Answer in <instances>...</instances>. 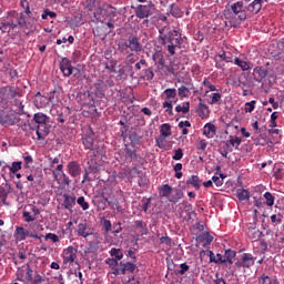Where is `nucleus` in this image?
I'll list each match as a JSON object with an SVG mask.
<instances>
[{"instance_id":"1","label":"nucleus","mask_w":284,"mask_h":284,"mask_svg":"<svg viewBox=\"0 0 284 284\" xmlns=\"http://www.w3.org/2000/svg\"><path fill=\"white\" fill-rule=\"evenodd\" d=\"M34 125H30V130H34L38 141H44L45 136L50 134L52 125H50V118L42 112L33 115Z\"/></svg>"},{"instance_id":"2","label":"nucleus","mask_w":284,"mask_h":284,"mask_svg":"<svg viewBox=\"0 0 284 284\" xmlns=\"http://www.w3.org/2000/svg\"><path fill=\"white\" fill-rule=\"evenodd\" d=\"M166 50L171 57H174L176 54V48H181L183 45V37L181 36V32L176 30H171L166 34Z\"/></svg>"},{"instance_id":"3","label":"nucleus","mask_w":284,"mask_h":284,"mask_svg":"<svg viewBox=\"0 0 284 284\" xmlns=\"http://www.w3.org/2000/svg\"><path fill=\"white\" fill-rule=\"evenodd\" d=\"M118 50L120 52H125L126 50H130L131 52H143V44L141 43V40L136 36H130L128 38L126 42H120L118 44Z\"/></svg>"},{"instance_id":"4","label":"nucleus","mask_w":284,"mask_h":284,"mask_svg":"<svg viewBox=\"0 0 284 284\" xmlns=\"http://www.w3.org/2000/svg\"><path fill=\"white\" fill-rule=\"evenodd\" d=\"M224 17H225L226 21H229L231 28H236V26H239L242 21H245L246 19L252 18L250 16V12H247V10H245V9H243L235 16L232 14V12L227 11L226 13H224Z\"/></svg>"},{"instance_id":"5","label":"nucleus","mask_w":284,"mask_h":284,"mask_svg":"<svg viewBox=\"0 0 284 284\" xmlns=\"http://www.w3.org/2000/svg\"><path fill=\"white\" fill-rule=\"evenodd\" d=\"M256 261V257L252 255L251 253H244L242 257L235 262V267L241 270V267H244L246 270H250V267L254 266V263Z\"/></svg>"},{"instance_id":"6","label":"nucleus","mask_w":284,"mask_h":284,"mask_svg":"<svg viewBox=\"0 0 284 284\" xmlns=\"http://www.w3.org/2000/svg\"><path fill=\"white\" fill-rule=\"evenodd\" d=\"M62 258L64 265L74 263V261H77V248H74V246H68L64 248L62 252Z\"/></svg>"},{"instance_id":"7","label":"nucleus","mask_w":284,"mask_h":284,"mask_svg":"<svg viewBox=\"0 0 284 284\" xmlns=\"http://www.w3.org/2000/svg\"><path fill=\"white\" fill-rule=\"evenodd\" d=\"M60 70L63 77H72V72L74 70V67H72V61H70L68 58H62L60 61Z\"/></svg>"},{"instance_id":"8","label":"nucleus","mask_w":284,"mask_h":284,"mask_svg":"<svg viewBox=\"0 0 284 284\" xmlns=\"http://www.w3.org/2000/svg\"><path fill=\"white\" fill-rule=\"evenodd\" d=\"M67 172L72 179H78V176H81V164L77 161L69 162L67 165Z\"/></svg>"},{"instance_id":"9","label":"nucleus","mask_w":284,"mask_h":284,"mask_svg":"<svg viewBox=\"0 0 284 284\" xmlns=\"http://www.w3.org/2000/svg\"><path fill=\"white\" fill-rule=\"evenodd\" d=\"M270 74V71L263 67H256L253 70V79L257 83H263V80Z\"/></svg>"},{"instance_id":"10","label":"nucleus","mask_w":284,"mask_h":284,"mask_svg":"<svg viewBox=\"0 0 284 284\" xmlns=\"http://www.w3.org/2000/svg\"><path fill=\"white\" fill-rule=\"evenodd\" d=\"M110 8H112V6L110 4H103L102 7L98 8L93 13L94 19H97V21H99L100 23H103Z\"/></svg>"},{"instance_id":"11","label":"nucleus","mask_w":284,"mask_h":284,"mask_svg":"<svg viewBox=\"0 0 284 284\" xmlns=\"http://www.w3.org/2000/svg\"><path fill=\"white\" fill-rule=\"evenodd\" d=\"M263 0H254L246 7V11L248 12L250 17H254V14H258L261 12V8H263Z\"/></svg>"},{"instance_id":"12","label":"nucleus","mask_w":284,"mask_h":284,"mask_svg":"<svg viewBox=\"0 0 284 284\" xmlns=\"http://www.w3.org/2000/svg\"><path fill=\"white\" fill-rule=\"evenodd\" d=\"M82 143L85 150H97L94 148V132L90 131L88 134H84L82 136Z\"/></svg>"},{"instance_id":"13","label":"nucleus","mask_w":284,"mask_h":284,"mask_svg":"<svg viewBox=\"0 0 284 284\" xmlns=\"http://www.w3.org/2000/svg\"><path fill=\"white\" fill-rule=\"evenodd\" d=\"M151 14L152 10H150L148 6L140 4L135 10V17H138V19H148Z\"/></svg>"},{"instance_id":"14","label":"nucleus","mask_w":284,"mask_h":284,"mask_svg":"<svg viewBox=\"0 0 284 284\" xmlns=\"http://www.w3.org/2000/svg\"><path fill=\"white\" fill-rule=\"evenodd\" d=\"M63 206L65 210H72L77 205V196L63 194Z\"/></svg>"},{"instance_id":"15","label":"nucleus","mask_w":284,"mask_h":284,"mask_svg":"<svg viewBox=\"0 0 284 284\" xmlns=\"http://www.w3.org/2000/svg\"><path fill=\"white\" fill-rule=\"evenodd\" d=\"M120 265H121V268H120L121 274H128V272L129 274H134V270H136V264L132 262H126V263L121 262Z\"/></svg>"},{"instance_id":"16","label":"nucleus","mask_w":284,"mask_h":284,"mask_svg":"<svg viewBox=\"0 0 284 284\" xmlns=\"http://www.w3.org/2000/svg\"><path fill=\"white\" fill-rule=\"evenodd\" d=\"M92 231L88 227V223H80L78 225V236H82L83 239H88L91 236Z\"/></svg>"},{"instance_id":"17","label":"nucleus","mask_w":284,"mask_h":284,"mask_svg":"<svg viewBox=\"0 0 284 284\" xmlns=\"http://www.w3.org/2000/svg\"><path fill=\"white\" fill-rule=\"evenodd\" d=\"M197 114L200 119H207L210 116V108L203 102L199 103Z\"/></svg>"},{"instance_id":"18","label":"nucleus","mask_w":284,"mask_h":284,"mask_svg":"<svg viewBox=\"0 0 284 284\" xmlns=\"http://www.w3.org/2000/svg\"><path fill=\"white\" fill-rule=\"evenodd\" d=\"M47 103H48V98L41 95V92H38L34 98L36 108H45Z\"/></svg>"},{"instance_id":"19","label":"nucleus","mask_w":284,"mask_h":284,"mask_svg":"<svg viewBox=\"0 0 284 284\" xmlns=\"http://www.w3.org/2000/svg\"><path fill=\"white\" fill-rule=\"evenodd\" d=\"M203 134L207 136V139H212L214 134H216V126L212 123H207L204 125Z\"/></svg>"},{"instance_id":"20","label":"nucleus","mask_w":284,"mask_h":284,"mask_svg":"<svg viewBox=\"0 0 284 284\" xmlns=\"http://www.w3.org/2000/svg\"><path fill=\"white\" fill-rule=\"evenodd\" d=\"M247 236L251 239V241H258V239L263 236V232H261L258 229H250L247 231Z\"/></svg>"},{"instance_id":"21","label":"nucleus","mask_w":284,"mask_h":284,"mask_svg":"<svg viewBox=\"0 0 284 284\" xmlns=\"http://www.w3.org/2000/svg\"><path fill=\"white\" fill-rule=\"evenodd\" d=\"M241 138L236 136V135H231L229 136V141H226V146L230 148V145H232V148H235L236 150H239V145H241Z\"/></svg>"},{"instance_id":"22","label":"nucleus","mask_w":284,"mask_h":284,"mask_svg":"<svg viewBox=\"0 0 284 284\" xmlns=\"http://www.w3.org/2000/svg\"><path fill=\"white\" fill-rule=\"evenodd\" d=\"M186 185H192L195 190H201V180L197 175H192L187 179Z\"/></svg>"},{"instance_id":"23","label":"nucleus","mask_w":284,"mask_h":284,"mask_svg":"<svg viewBox=\"0 0 284 284\" xmlns=\"http://www.w3.org/2000/svg\"><path fill=\"white\" fill-rule=\"evenodd\" d=\"M199 241L200 243H203V246L205 247L206 245H210L212 241H214V237L210 235L207 232H205L199 236Z\"/></svg>"},{"instance_id":"24","label":"nucleus","mask_w":284,"mask_h":284,"mask_svg":"<svg viewBox=\"0 0 284 284\" xmlns=\"http://www.w3.org/2000/svg\"><path fill=\"white\" fill-rule=\"evenodd\" d=\"M160 132H161V136H163V139H168V136L172 135V125H170L168 123L162 124Z\"/></svg>"},{"instance_id":"25","label":"nucleus","mask_w":284,"mask_h":284,"mask_svg":"<svg viewBox=\"0 0 284 284\" xmlns=\"http://www.w3.org/2000/svg\"><path fill=\"white\" fill-rule=\"evenodd\" d=\"M153 61L155 64L161 65L163 68L165 65V58H163V52H155L153 54Z\"/></svg>"},{"instance_id":"26","label":"nucleus","mask_w":284,"mask_h":284,"mask_svg":"<svg viewBox=\"0 0 284 284\" xmlns=\"http://www.w3.org/2000/svg\"><path fill=\"white\" fill-rule=\"evenodd\" d=\"M159 194L162 197H168L172 194V186L170 184H164L159 189Z\"/></svg>"},{"instance_id":"27","label":"nucleus","mask_w":284,"mask_h":284,"mask_svg":"<svg viewBox=\"0 0 284 284\" xmlns=\"http://www.w3.org/2000/svg\"><path fill=\"white\" fill-rule=\"evenodd\" d=\"M236 256V251H232V250H226L224 253V263H230V265H232V263H234L233 258Z\"/></svg>"},{"instance_id":"28","label":"nucleus","mask_w":284,"mask_h":284,"mask_svg":"<svg viewBox=\"0 0 284 284\" xmlns=\"http://www.w3.org/2000/svg\"><path fill=\"white\" fill-rule=\"evenodd\" d=\"M158 41L160 45H168V34H165V28L159 29Z\"/></svg>"},{"instance_id":"29","label":"nucleus","mask_w":284,"mask_h":284,"mask_svg":"<svg viewBox=\"0 0 284 284\" xmlns=\"http://www.w3.org/2000/svg\"><path fill=\"white\" fill-rule=\"evenodd\" d=\"M237 199L239 201H250V191L245 189H239Z\"/></svg>"},{"instance_id":"30","label":"nucleus","mask_w":284,"mask_h":284,"mask_svg":"<svg viewBox=\"0 0 284 284\" xmlns=\"http://www.w3.org/2000/svg\"><path fill=\"white\" fill-rule=\"evenodd\" d=\"M231 10H232V14H233V17H236V14H239L241 11H243L244 10V8H243V1H237V2H235V3H233L232 6H231Z\"/></svg>"},{"instance_id":"31","label":"nucleus","mask_w":284,"mask_h":284,"mask_svg":"<svg viewBox=\"0 0 284 284\" xmlns=\"http://www.w3.org/2000/svg\"><path fill=\"white\" fill-rule=\"evenodd\" d=\"M16 234L20 241H26L28 239V231L23 226H18L16 229Z\"/></svg>"},{"instance_id":"32","label":"nucleus","mask_w":284,"mask_h":284,"mask_svg":"<svg viewBox=\"0 0 284 284\" xmlns=\"http://www.w3.org/2000/svg\"><path fill=\"white\" fill-rule=\"evenodd\" d=\"M88 165H89V173L90 174H98L99 172V165L97 164V160L94 159H91L89 162H88Z\"/></svg>"},{"instance_id":"33","label":"nucleus","mask_w":284,"mask_h":284,"mask_svg":"<svg viewBox=\"0 0 284 284\" xmlns=\"http://www.w3.org/2000/svg\"><path fill=\"white\" fill-rule=\"evenodd\" d=\"M23 163L21 161H17V162H12L11 165H7V168L9 169V171L12 174H17V172H19V170H21Z\"/></svg>"},{"instance_id":"34","label":"nucleus","mask_w":284,"mask_h":284,"mask_svg":"<svg viewBox=\"0 0 284 284\" xmlns=\"http://www.w3.org/2000/svg\"><path fill=\"white\" fill-rule=\"evenodd\" d=\"M105 70H108L109 74L116 72V60H110L104 63Z\"/></svg>"},{"instance_id":"35","label":"nucleus","mask_w":284,"mask_h":284,"mask_svg":"<svg viewBox=\"0 0 284 284\" xmlns=\"http://www.w3.org/2000/svg\"><path fill=\"white\" fill-rule=\"evenodd\" d=\"M234 63H235V65H239V68H241V70H243V72L250 70V62H245L239 58H235Z\"/></svg>"},{"instance_id":"36","label":"nucleus","mask_w":284,"mask_h":284,"mask_svg":"<svg viewBox=\"0 0 284 284\" xmlns=\"http://www.w3.org/2000/svg\"><path fill=\"white\" fill-rule=\"evenodd\" d=\"M142 74V79H144V81H152V79H154V71L151 68L144 69Z\"/></svg>"},{"instance_id":"37","label":"nucleus","mask_w":284,"mask_h":284,"mask_svg":"<svg viewBox=\"0 0 284 284\" xmlns=\"http://www.w3.org/2000/svg\"><path fill=\"white\" fill-rule=\"evenodd\" d=\"M175 112H182V114H187V112H190V102H183L182 105H176Z\"/></svg>"},{"instance_id":"38","label":"nucleus","mask_w":284,"mask_h":284,"mask_svg":"<svg viewBox=\"0 0 284 284\" xmlns=\"http://www.w3.org/2000/svg\"><path fill=\"white\" fill-rule=\"evenodd\" d=\"M183 199V191L176 190L175 193L169 199L170 203H179Z\"/></svg>"},{"instance_id":"39","label":"nucleus","mask_w":284,"mask_h":284,"mask_svg":"<svg viewBox=\"0 0 284 284\" xmlns=\"http://www.w3.org/2000/svg\"><path fill=\"white\" fill-rule=\"evenodd\" d=\"M129 139L131 141V145H139V143H141V135L136 134L134 131L129 134Z\"/></svg>"},{"instance_id":"40","label":"nucleus","mask_w":284,"mask_h":284,"mask_svg":"<svg viewBox=\"0 0 284 284\" xmlns=\"http://www.w3.org/2000/svg\"><path fill=\"white\" fill-rule=\"evenodd\" d=\"M172 17H175V19H179L182 17L181 9L176 4H171V10H170Z\"/></svg>"},{"instance_id":"41","label":"nucleus","mask_w":284,"mask_h":284,"mask_svg":"<svg viewBox=\"0 0 284 284\" xmlns=\"http://www.w3.org/2000/svg\"><path fill=\"white\" fill-rule=\"evenodd\" d=\"M178 94L181 97V99H185L190 97V89H187V87H180L178 89Z\"/></svg>"},{"instance_id":"42","label":"nucleus","mask_w":284,"mask_h":284,"mask_svg":"<svg viewBox=\"0 0 284 284\" xmlns=\"http://www.w3.org/2000/svg\"><path fill=\"white\" fill-rule=\"evenodd\" d=\"M255 108H256V100H252L251 102L245 103L244 112L252 113L254 112Z\"/></svg>"},{"instance_id":"43","label":"nucleus","mask_w":284,"mask_h":284,"mask_svg":"<svg viewBox=\"0 0 284 284\" xmlns=\"http://www.w3.org/2000/svg\"><path fill=\"white\" fill-rule=\"evenodd\" d=\"M111 256H114L116 261H121L123 258V252L120 248H111L110 251Z\"/></svg>"},{"instance_id":"44","label":"nucleus","mask_w":284,"mask_h":284,"mask_svg":"<svg viewBox=\"0 0 284 284\" xmlns=\"http://www.w3.org/2000/svg\"><path fill=\"white\" fill-rule=\"evenodd\" d=\"M164 94L166 95V101H171L170 99H176V89H165Z\"/></svg>"},{"instance_id":"45","label":"nucleus","mask_w":284,"mask_h":284,"mask_svg":"<svg viewBox=\"0 0 284 284\" xmlns=\"http://www.w3.org/2000/svg\"><path fill=\"white\" fill-rule=\"evenodd\" d=\"M165 112L169 114V116H172L174 113L172 112V102L171 100H165L162 104Z\"/></svg>"},{"instance_id":"46","label":"nucleus","mask_w":284,"mask_h":284,"mask_svg":"<svg viewBox=\"0 0 284 284\" xmlns=\"http://www.w3.org/2000/svg\"><path fill=\"white\" fill-rule=\"evenodd\" d=\"M126 156L129 159H136V149H134V145L126 146Z\"/></svg>"},{"instance_id":"47","label":"nucleus","mask_w":284,"mask_h":284,"mask_svg":"<svg viewBox=\"0 0 284 284\" xmlns=\"http://www.w3.org/2000/svg\"><path fill=\"white\" fill-rule=\"evenodd\" d=\"M264 199H265L266 205H267L268 207H272V205H274V195H272V193L266 192V193L264 194Z\"/></svg>"},{"instance_id":"48","label":"nucleus","mask_w":284,"mask_h":284,"mask_svg":"<svg viewBox=\"0 0 284 284\" xmlns=\"http://www.w3.org/2000/svg\"><path fill=\"white\" fill-rule=\"evenodd\" d=\"M78 205H80L82 207V210H90V204H88V202H85V197L84 196H80L77 201Z\"/></svg>"},{"instance_id":"49","label":"nucleus","mask_w":284,"mask_h":284,"mask_svg":"<svg viewBox=\"0 0 284 284\" xmlns=\"http://www.w3.org/2000/svg\"><path fill=\"white\" fill-rule=\"evenodd\" d=\"M222 95L221 93H212L211 95V101H209L210 105H214L216 103H219V101H221Z\"/></svg>"},{"instance_id":"50","label":"nucleus","mask_w":284,"mask_h":284,"mask_svg":"<svg viewBox=\"0 0 284 284\" xmlns=\"http://www.w3.org/2000/svg\"><path fill=\"white\" fill-rule=\"evenodd\" d=\"M45 241H52V243H59V235L54 233H47L44 236Z\"/></svg>"},{"instance_id":"51","label":"nucleus","mask_w":284,"mask_h":284,"mask_svg":"<svg viewBox=\"0 0 284 284\" xmlns=\"http://www.w3.org/2000/svg\"><path fill=\"white\" fill-rule=\"evenodd\" d=\"M22 216L26 223H32L33 221H37V217L32 216L30 212H27V211H23Z\"/></svg>"},{"instance_id":"52","label":"nucleus","mask_w":284,"mask_h":284,"mask_svg":"<svg viewBox=\"0 0 284 284\" xmlns=\"http://www.w3.org/2000/svg\"><path fill=\"white\" fill-rule=\"evenodd\" d=\"M48 17L51 19H57V13L54 11H50V9H45L42 13V19H48Z\"/></svg>"},{"instance_id":"53","label":"nucleus","mask_w":284,"mask_h":284,"mask_svg":"<svg viewBox=\"0 0 284 284\" xmlns=\"http://www.w3.org/2000/svg\"><path fill=\"white\" fill-rule=\"evenodd\" d=\"M102 227L104 230V232H112V222H110V220H103V223H102Z\"/></svg>"},{"instance_id":"54","label":"nucleus","mask_w":284,"mask_h":284,"mask_svg":"<svg viewBox=\"0 0 284 284\" xmlns=\"http://www.w3.org/2000/svg\"><path fill=\"white\" fill-rule=\"evenodd\" d=\"M20 6L21 8L24 9L26 14H32V12L30 11V3L28 2V0H21Z\"/></svg>"},{"instance_id":"55","label":"nucleus","mask_w":284,"mask_h":284,"mask_svg":"<svg viewBox=\"0 0 284 284\" xmlns=\"http://www.w3.org/2000/svg\"><path fill=\"white\" fill-rule=\"evenodd\" d=\"M32 281H33V284H43V281L45 280L38 272H34Z\"/></svg>"},{"instance_id":"56","label":"nucleus","mask_w":284,"mask_h":284,"mask_svg":"<svg viewBox=\"0 0 284 284\" xmlns=\"http://www.w3.org/2000/svg\"><path fill=\"white\" fill-rule=\"evenodd\" d=\"M190 270V266L186 265L185 263H182L180 265V271H175V274H180L181 276H183V274H185V272H187Z\"/></svg>"},{"instance_id":"57","label":"nucleus","mask_w":284,"mask_h":284,"mask_svg":"<svg viewBox=\"0 0 284 284\" xmlns=\"http://www.w3.org/2000/svg\"><path fill=\"white\" fill-rule=\"evenodd\" d=\"M11 125H23V121H21V115L16 114L13 120L11 121Z\"/></svg>"},{"instance_id":"58","label":"nucleus","mask_w":284,"mask_h":284,"mask_svg":"<svg viewBox=\"0 0 284 284\" xmlns=\"http://www.w3.org/2000/svg\"><path fill=\"white\" fill-rule=\"evenodd\" d=\"M181 159H183V150L178 149V150H175V153L173 155V160L174 161H181Z\"/></svg>"},{"instance_id":"59","label":"nucleus","mask_w":284,"mask_h":284,"mask_svg":"<svg viewBox=\"0 0 284 284\" xmlns=\"http://www.w3.org/2000/svg\"><path fill=\"white\" fill-rule=\"evenodd\" d=\"M34 278V271L30 267V265H27V281H33Z\"/></svg>"},{"instance_id":"60","label":"nucleus","mask_w":284,"mask_h":284,"mask_svg":"<svg viewBox=\"0 0 284 284\" xmlns=\"http://www.w3.org/2000/svg\"><path fill=\"white\" fill-rule=\"evenodd\" d=\"M160 243H162L164 245H172V239H170V236H162L160 239Z\"/></svg>"},{"instance_id":"61","label":"nucleus","mask_w":284,"mask_h":284,"mask_svg":"<svg viewBox=\"0 0 284 284\" xmlns=\"http://www.w3.org/2000/svg\"><path fill=\"white\" fill-rule=\"evenodd\" d=\"M212 181H213V183H215L216 187H221V185H223V180H221V178H219L216 175H214L212 178Z\"/></svg>"},{"instance_id":"62","label":"nucleus","mask_w":284,"mask_h":284,"mask_svg":"<svg viewBox=\"0 0 284 284\" xmlns=\"http://www.w3.org/2000/svg\"><path fill=\"white\" fill-rule=\"evenodd\" d=\"M0 199L3 200V203L8 199V191L4 187H0Z\"/></svg>"},{"instance_id":"63","label":"nucleus","mask_w":284,"mask_h":284,"mask_svg":"<svg viewBox=\"0 0 284 284\" xmlns=\"http://www.w3.org/2000/svg\"><path fill=\"white\" fill-rule=\"evenodd\" d=\"M271 221L272 223H276V224L283 223V219H281V215H276V214L271 216Z\"/></svg>"},{"instance_id":"64","label":"nucleus","mask_w":284,"mask_h":284,"mask_svg":"<svg viewBox=\"0 0 284 284\" xmlns=\"http://www.w3.org/2000/svg\"><path fill=\"white\" fill-rule=\"evenodd\" d=\"M62 185H70V178L62 172Z\"/></svg>"}]
</instances>
